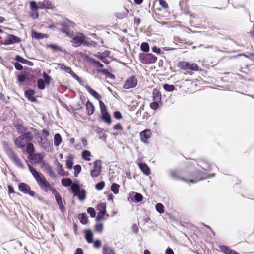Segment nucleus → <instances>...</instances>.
I'll use <instances>...</instances> for the list:
<instances>
[{
  "mask_svg": "<svg viewBox=\"0 0 254 254\" xmlns=\"http://www.w3.org/2000/svg\"><path fill=\"white\" fill-rule=\"evenodd\" d=\"M35 92L33 89H29L25 91V97L32 102H35L37 100L34 96Z\"/></svg>",
  "mask_w": 254,
  "mask_h": 254,
  "instance_id": "13",
  "label": "nucleus"
},
{
  "mask_svg": "<svg viewBox=\"0 0 254 254\" xmlns=\"http://www.w3.org/2000/svg\"><path fill=\"white\" fill-rule=\"evenodd\" d=\"M27 78V76L24 74H21L18 76V80L20 83H22L26 81Z\"/></svg>",
  "mask_w": 254,
  "mask_h": 254,
  "instance_id": "64",
  "label": "nucleus"
},
{
  "mask_svg": "<svg viewBox=\"0 0 254 254\" xmlns=\"http://www.w3.org/2000/svg\"><path fill=\"white\" fill-rule=\"evenodd\" d=\"M43 164L45 165V169H46L47 173L50 175V176L52 178H56V175L54 171L53 170L52 167L48 164H45L44 162H43Z\"/></svg>",
  "mask_w": 254,
  "mask_h": 254,
  "instance_id": "26",
  "label": "nucleus"
},
{
  "mask_svg": "<svg viewBox=\"0 0 254 254\" xmlns=\"http://www.w3.org/2000/svg\"><path fill=\"white\" fill-rule=\"evenodd\" d=\"M92 128L93 130L99 135L100 139L103 140L104 142H106L107 135L104 133V129L103 128H100L97 126H92Z\"/></svg>",
  "mask_w": 254,
  "mask_h": 254,
  "instance_id": "11",
  "label": "nucleus"
},
{
  "mask_svg": "<svg viewBox=\"0 0 254 254\" xmlns=\"http://www.w3.org/2000/svg\"><path fill=\"white\" fill-rule=\"evenodd\" d=\"M163 88L165 90L168 92H172L175 89L174 85L168 84H164L163 85Z\"/></svg>",
  "mask_w": 254,
  "mask_h": 254,
  "instance_id": "44",
  "label": "nucleus"
},
{
  "mask_svg": "<svg viewBox=\"0 0 254 254\" xmlns=\"http://www.w3.org/2000/svg\"><path fill=\"white\" fill-rule=\"evenodd\" d=\"M21 41V39L14 35L7 34V37L4 40L0 41L1 45H7L14 43H18Z\"/></svg>",
  "mask_w": 254,
  "mask_h": 254,
  "instance_id": "6",
  "label": "nucleus"
},
{
  "mask_svg": "<svg viewBox=\"0 0 254 254\" xmlns=\"http://www.w3.org/2000/svg\"><path fill=\"white\" fill-rule=\"evenodd\" d=\"M168 173L169 176L174 180H180L192 183H195L207 178L204 176V173L198 170L193 172H185L184 174L185 177L181 176V175L183 174L180 171L177 170H170L168 171Z\"/></svg>",
  "mask_w": 254,
  "mask_h": 254,
  "instance_id": "1",
  "label": "nucleus"
},
{
  "mask_svg": "<svg viewBox=\"0 0 254 254\" xmlns=\"http://www.w3.org/2000/svg\"><path fill=\"white\" fill-rule=\"evenodd\" d=\"M79 219L80 223L83 225H85L88 223V216L85 213L79 214Z\"/></svg>",
  "mask_w": 254,
  "mask_h": 254,
  "instance_id": "34",
  "label": "nucleus"
},
{
  "mask_svg": "<svg viewBox=\"0 0 254 254\" xmlns=\"http://www.w3.org/2000/svg\"><path fill=\"white\" fill-rule=\"evenodd\" d=\"M137 84V80L135 76H132L127 79L124 85L125 89H128L135 87Z\"/></svg>",
  "mask_w": 254,
  "mask_h": 254,
  "instance_id": "9",
  "label": "nucleus"
},
{
  "mask_svg": "<svg viewBox=\"0 0 254 254\" xmlns=\"http://www.w3.org/2000/svg\"><path fill=\"white\" fill-rule=\"evenodd\" d=\"M79 181L76 180L74 183H72L71 186V190L72 193L74 195H77L78 192L80 191V187L78 184Z\"/></svg>",
  "mask_w": 254,
  "mask_h": 254,
  "instance_id": "15",
  "label": "nucleus"
},
{
  "mask_svg": "<svg viewBox=\"0 0 254 254\" xmlns=\"http://www.w3.org/2000/svg\"><path fill=\"white\" fill-rule=\"evenodd\" d=\"M106 214V212H99L97 214V216L96 218V221L99 222L104 219V216Z\"/></svg>",
  "mask_w": 254,
  "mask_h": 254,
  "instance_id": "50",
  "label": "nucleus"
},
{
  "mask_svg": "<svg viewBox=\"0 0 254 254\" xmlns=\"http://www.w3.org/2000/svg\"><path fill=\"white\" fill-rule=\"evenodd\" d=\"M101 172L99 170L92 169L90 171V175L93 178L97 177L100 175Z\"/></svg>",
  "mask_w": 254,
  "mask_h": 254,
  "instance_id": "52",
  "label": "nucleus"
},
{
  "mask_svg": "<svg viewBox=\"0 0 254 254\" xmlns=\"http://www.w3.org/2000/svg\"><path fill=\"white\" fill-rule=\"evenodd\" d=\"M74 176L77 177L81 170V166L80 165H76L74 166Z\"/></svg>",
  "mask_w": 254,
  "mask_h": 254,
  "instance_id": "53",
  "label": "nucleus"
},
{
  "mask_svg": "<svg viewBox=\"0 0 254 254\" xmlns=\"http://www.w3.org/2000/svg\"><path fill=\"white\" fill-rule=\"evenodd\" d=\"M86 108L88 115L90 116L93 114L95 110V108L93 104L90 101H88L86 102Z\"/></svg>",
  "mask_w": 254,
  "mask_h": 254,
  "instance_id": "22",
  "label": "nucleus"
},
{
  "mask_svg": "<svg viewBox=\"0 0 254 254\" xmlns=\"http://www.w3.org/2000/svg\"><path fill=\"white\" fill-rule=\"evenodd\" d=\"M101 119L104 121L105 123L109 125L111 123L112 120L110 114L108 113V111L106 112H103L101 113V115L100 116Z\"/></svg>",
  "mask_w": 254,
  "mask_h": 254,
  "instance_id": "18",
  "label": "nucleus"
},
{
  "mask_svg": "<svg viewBox=\"0 0 254 254\" xmlns=\"http://www.w3.org/2000/svg\"><path fill=\"white\" fill-rule=\"evenodd\" d=\"M85 87L89 92V93L92 96H93L96 99L100 100V99L101 98V96L98 92H97L95 90L91 88L89 86L87 85H86L85 86Z\"/></svg>",
  "mask_w": 254,
  "mask_h": 254,
  "instance_id": "16",
  "label": "nucleus"
},
{
  "mask_svg": "<svg viewBox=\"0 0 254 254\" xmlns=\"http://www.w3.org/2000/svg\"><path fill=\"white\" fill-rule=\"evenodd\" d=\"M15 60L18 62L22 63L23 64H26L28 65H32L33 63L31 61H29L25 59H24L20 55H16L15 58Z\"/></svg>",
  "mask_w": 254,
  "mask_h": 254,
  "instance_id": "21",
  "label": "nucleus"
},
{
  "mask_svg": "<svg viewBox=\"0 0 254 254\" xmlns=\"http://www.w3.org/2000/svg\"><path fill=\"white\" fill-rule=\"evenodd\" d=\"M46 83L42 79H39L37 81V86L39 89L43 90L45 88Z\"/></svg>",
  "mask_w": 254,
  "mask_h": 254,
  "instance_id": "46",
  "label": "nucleus"
},
{
  "mask_svg": "<svg viewBox=\"0 0 254 254\" xmlns=\"http://www.w3.org/2000/svg\"><path fill=\"white\" fill-rule=\"evenodd\" d=\"M151 132L150 130H145L140 133L141 140L143 142H146V140L151 137Z\"/></svg>",
  "mask_w": 254,
  "mask_h": 254,
  "instance_id": "14",
  "label": "nucleus"
},
{
  "mask_svg": "<svg viewBox=\"0 0 254 254\" xmlns=\"http://www.w3.org/2000/svg\"><path fill=\"white\" fill-rule=\"evenodd\" d=\"M152 97L153 101L160 102L161 101V92L156 89H154L153 91Z\"/></svg>",
  "mask_w": 254,
  "mask_h": 254,
  "instance_id": "23",
  "label": "nucleus"
},
{
  "mask_svg": "<svg viewBox=\"0 0 254 254\" xmlns=\"http://www.w3.org/2000/svg\"><path fill=\"white\" fill-rule=\"evenodd\" d=\"M104 186L105 182L104 181H101L95 185V188L97 190H101L104 188Z\"/></svg>",
  "mask_w": 254,
  "mask_h": 254,
  "instance_id": "55",
  "label": "nucleus"
},
{
  "mask_svg": "<svg viewBox=\"0 0 254 254\" xmlns=\"http://www.w3.org/2000/svg\"><path fill=\"white\" fill-rule=\"evenodd\" d=\"M21 136L27 143L30 142L33 139V136L30 132H25L22 134Z\"/></svg>",
  "mask_w": 254,
  "mask_h": 254,
  "instance_id": "33",
  "label": "nucleus"
},
{
  "mask_svg": "<svg viewBox=\"0 0 254 254\" xmlns=\"http://www.w3.org/2000/svg\"><path fill=\"white\" fill-rule=\"evenodd\" d=\"M139 167L144 174L148 175L150 174V168L145 163L140 164Z\"/></svg>",
  "mask_w": 254,
  "mask_h": 254,
  "instance_id": "30",
  "label": "nucleus"
},
{
  "mask_svg": "<svg viewBox=\"0 0 254 254\" xmlns=\"http://www.w3.org/2000/svg\"><path fill=\"white\" fill-rule=\"evenodd\" d=\"M97 208V210H99V212H106L105 203H100L98 204Z\"/></svg>",
  "mask_w": 254,
  "mask_h": 254,
  "instance_id": "51",
  "label": "nucleus"
},
{
  "mask_svg": "<svg viewBox=\"0 0 254 254\" xmlns=\"http://www.w3.org/2000/svg\"><path fill=\"white\" fill-rule=\"evenodd\" d=\"M18 189L20 191L31 196L34 197L35 192L31 190L30 186L26 183H20L18 185Z\"/></svg>",
  "mask_w": 254,
  "mask_h": 254,
  "instance_id": "7",
  "label": "nucleus"
},
{
  "mask_svg": "<svg viewBox=\"0 0 254 254\" xmlns=\"http://www.w3.org/2000/svg\"><path fill=\"white\" fill-rule=\"evenodd\" d=\"M58 65L60 66V68L64 70L67 73H70L72 71V69L70 67H66L65 65L63 64H59Z\"/></svg>",
  "mask_w": 254,
  "mask_h": 254,
  "instance_id": "56",
  "label": "nucleus"
},
{
  "mask_svg": "<svg viewBox=\"0 0 254 254\" xmlns=\"http://www.w3.org/2000/svg\"><path fill=\"white\" fill-rule=\"evenodd\" d=\"M139 59L143 64H151L155 63L157 58L151 53H140L139 55Z\"/></svg>",
  "mask_w": 254,
  "mask_h": 254,
  "instance_id": "4",
  "label": "nucleus"
},
{
  "mask_svg": "<svg viewBox=\"0 0 254 254\" xmlns=\"http://www.w3.org/2000/svg\"><path fill=\"white\" fill-rule=\"evenodd\" d=\"M190 63L186 61H180L178 63L177 66L184 70H189Z\"/></svg>",
  "mask_w": 254,
  "mask_h": 254,
  "instance_id": "25",
  "label": "nucleus"
},
{
  "mask_svg": "<svg viewBox=\"0 0 254 254\" xmlns=\"http://www.w3.org/2000/svg\"><path fill=\"white\" fill-rule=\"evenodd\" d=\"M128 13L129 11L127 9L125 8L123 11L118 12L116 14V17L118 19H124L128 15Z\"/></svg>",
  "mask_w": 254,
  "mask_h": 254,
  "instance_id": "31",
  "label": "nucleus"
},
{
  "mask_svg": "<svg viewBox=\"0 0 254 254\" xmlns=\"http://www.w3.org/2000/svg\"><path fill=\"white\" fill-rule=\"evenodd\" d=\"M85 239L89 243L93 242V233L90 229L85 231Z\"/></svg>",
  "mask_w": 254,
  "mask_h": 254,
  "instance_id": "29",
  "label": "nucleus"
},
{
  "mask_svg": "<svg viewBox=\"0 0 254 254\" xmlns=\"http://www.w3.org/2000/svg\"><path fill=\"white\" fill-rule=\"evenodd\" d=\"M219 248L222 252L226 254H239L235 251L230 249L228 247L225 245H219Z\"/></svg>",
  "mask_w": 254,
  "mask_h": 254,
  "instance_id": "17",
  "label": "nucleus"
},
{
  "mask_svg": "<svg viewBox=\"0 0 254 254\" xmlns=\"http://www.w3.org/2000/svg\"><path fill=\"white\" fill-rule=\"evenodd\" d=\"M39 138L40 141H39V144L40 146L47 152L51 151L52 144L50 143L48 139L47 138H43L42 137H40Z\"/></svg>",
  "mask_w": 254,
  "mask_h": 254,
  "instance_id": "10",
  "label": "nucleus"
},
{
  "mask_svg": "<svg viewBox=\"0 0 254 254\" xmlns=\"http://www.w3.org/2000/svg\"><path fill=\"white\" fill-rule=\"evenodd\" d=\"M87 213L90 214V216L92 218H94L96 216V212L95 209L92 207H89L87 210Z\"/></svg>",
  "mask_w": 254,
  "mask_h": 254,
  "instance_id": "54",
  "label": "nucleus"
},
{
  "mask_svg": "<svg viewBox=\"0 0 254 254\" xmlns=\"http://www.w3.org/2000/svg\"><path fill=\"white\" fill-rule=\"evenodd\" d=\"M56 202L59 206L61 211L63 213L65 211V207L63 204L62 198L60 194L55 196Z\"/></svg>",
  "mask_w": 254,
  "mask_h": 254,
  "instance_id": "20",
  "label": "nucleus"
},
{
  "mask_svg": "<svg viewBox=\"0 0 254 254\" xmlns=\"http://www.w3.org/2000/svg\"><path fill=\"white\" fill-rule=\"evenodd\" d=\"M62 142L61 135L59 133H56L54 137V145L58 147Z\"/></svg>",
  "mask_w": 254,
  "mask_h": 254,
  "instance_id": "32",
  "label": "nucleus"
},
{
  "mask_svg": "<svg viewBox=\"0 0 254 254\" xmlns=\"http://www.w3.org/2000/svg\"><path fill=\"white\" fill-rule=\"evenodd\" d=\"M120 188V185L114 183L112 184L111 187V190L113 192L114 194H116L119 192V189Z\"/></svg>",
  "mask_w": 254,
  "mask_h": 254,
  "instance_id": "42",
  "label": "nucleus"
},
{
  "mask_svg": "<svg viewBox=\"0 0 254 254\" xmlns=\"http://www.w3.org/2000/svg\"><path fill=\"white\" fill-rule=\"evenodd\" d=\"M0 99L5 103H7L9 102V97H5V95L2 93L0 92Z\"/></svg>",
  "mask_w": 254,
  "mask_h": 254,
  "instance_id": "62",
  "label": "nucleus"
},
{
  "mask_svg": "<svg viewBox=\"0 0 254 254\" xmlns=\"http://www.w3.org/2000/svg\"><path fill=\"white\" fill-rule=\"evenodd\" d=\"M47 47L51 48L53 51H59L60 52H64V50L61 47L54 44H50L47 45Z\"/></svg>",
  "mask_w": 254,
  "mask_h": 254,
  "instance_id": "40",
  "label": "nucleus"
},
{
  "mask_svg": "<svg viewBox=\"0 0 254 254\" xmlns=\"http://www.w3.org/2000/svg\"><path fill=\"white\" fill-rule=\"evenodd\" d=\"M61 25L63 27L60 29L61 31L63 33H65L67 36H70L69 33L70 28L73 27V23L67 20L64 21L61 24Z\"/></svg>",
  "mask_w": 254,
  "mask_h": 254,
  "instance_id": "8",
  "label": "nucleus"
},
{
  "mask_svg": "<svg viewBox=\"0 0 254 254\" xmlns=\"http://www.w3.org/2000/svg\"><path fill=\"white\" fill-rule=\"evenodd\" d=\"M141 50L144 52H147L149 50V46L148 43L147 42H143L141 44L140 46Z\"/></svg>",
  "mask_w": 254,
  "mask_h": 254,
  "instance_id": "45",
  "label": "nucleus"
},
{
  "mask_svg": "<svg viewBox=\"0 0 254 254\" xmlns=\"http://www.w3.org/2000/svg\"><path fill=\"white\" fill-rule=\"evenodd\" d=\"M86 192L85 190L84 189H82L80 190V191H79L78 192L77 195L76 196H78V199L80 200L83 201L86 198Z\"/></svg>",
  "mask_w": 254,
  "mask_h": 254,
  "instance_id": "39",
  "label": "nucleus"
},
{
  "mask_svg": "<svg viewBox=\"0 0 254 254\" xmlns=\"http://www.w3.org/2000/svg\"><path fill=\"white\" fill-rule=\"evenodd\" d=\"M159 102L154 101V102L150 103V108L154 110H157L159 107Z\"/></svg>",
  "mask_w": 254,
  "mask_h": 254,
  "instance_id": "58",
  "label": "nucleus"
},
{
  "mask_svg": "<svg viewBox=\"0 0 254 254\" xmlns=\"http://www.w3.org/2000/svg\"><path fill=\"white\" fill-rule=\"evenodd\" d=\"M4 148L6 154L14 164L19 168L22 170L24 169L25 166L24 164L13 150L7 144L4 146Z\"/></svg>",
  "mask_w": 254,
  "mask_h": 254,
  "instance_id": "3",
  "label": "nucleus"
},
{
  "mask_svg": "<svg viewBox=\"0 0 254 254\" xmlns=\"http://www.w3.org/2000/svg\"><path fill=\"white\" fill-rule=\"evenodd\" d=\"M58 173L59 174L61 175L62 176L67 175L66 174H65L64 173V169L62 165L61 164L58 163Z\"/></svg>",
  "mask_w": 254,
  "mask_h": 254,
  "instance_id": "57",
  "label": "nucleus"
},
{
  "mask_svg": "<svg viewBox=\"0 0 254 254\" xmlns=\"http://www.w3.org/2000/svg\"><path fill=\"white\" fill-rule=\"evenodd\" d=\"M156 209L157 212H158L159 213L161 214L163 213L164 212V207L162 203H158L156 205Z\"/></svg>",
  "mask_w": 254,
  "mask_h": 254,
  "instance_id": "47",
  "label": "nucleus"
},
{
  "mask_svg": "<svg viewBox=\"0 0 254 254\" xmlns=\"http://www.w3.org/2000/svg\"><path fill=\"white\" fill-rule=\"evenodd\" d=\"M27 164L30 172L36 180L41 189L45 192H48L52 187L50 183L46 180L45 177L38 172L35 168L28 163Z\"/></svg>",
  "mask_w": 254,
  "mask_h": 254,
  "instance_id": "2",
  "label": "nucleus"
},
{
  "mask_svg": "<svg viewBox=\"0 0 254 254\" xmlns=\"http://www.w3.org/2000/svg\"><path fill=\"white\" fill-rule=\"evenodd\" d=\"M91 62L96 65L98 67H103L104 66L103 64H101L100 62H99V61H96V60L94 59H92L91 60Z\"/></svg>",
  "mask_w": 254,
  "mask_h": 254,
  "instance_id": "63",
  "label": "nucleus"
},
{
  "mask_svg": "<svg viewBox=\"0 0 254 254\" xmlns=\"http://www.w3.org/2000/svg\"><path fill=\"white\" fill-rule=\"evenodd\" d=\"M85 37L82 33H78L76 35V36L74 37L71 42L72 43V45L74 47H78L80 46L81 44H83L84 45L88 46L90 45L88 42H87L85 40Z\"/></svg>",
  "mask_w": 254,
  "mask_h": 254,
  "instance_id": "5",
  "label": "nucleus"
},
{
  "mask_svg": "<svg viewBox=\"0 0 254 254\" xmlns=\"http://www.w3.org/2000/svg\"><path fill=\"white\" fill-rule=\"evenodd\" d=\"M103 254H116L114 250L107 244L103 247Z\"/></svg>",
  "mask_w": 254,
  "mask_h": 254,
  "instance_id": "28",
  "label": "nucleus"
},
{
  "mask_svg": "<svg viewBox=\"0 0 254 254\" xmlns=\"http://www.w3.org/2000/svg\"><path fill=\"white\" fill-rule=\"evenodd\" d=\"M43 77L44 79V82L46 84L49 85L50 83V81L51 80V78L50 76H49L46 72H44L43 73Z\"/></svg>",
  "mask_w": 254,
  "mask_h": 254,
  "instance_id": "48",
  "label": "nucleus"
},
{
  "mask_svg": "<svg viewBox=\"0 0 254 254\" xmlns=\"http://www.w3.org/2000/svg\"><path fill=\"white\" fill-rule=\"evenodd\" d=\"M103 225L102 223L97 224L95 226V230L99 233H101L103 231Z\"/></svg>",
  "mask_w": 254,
  "mask_h": 254,
  "instance_id": "59",
  "label": "nucleus"
},
{
  "mask_svg": "<svg viewBox=\"0 0 254 254\" xmlns=\"http://www.w3.org/2000/svg\"><path fill=\"white\" fill-rule=\"evenodd\" d=\"M134 199L136 202H139L142 200L143 196L140 193L135 192L134 195Z\"/></svg>",
  "mask_w": 254,
  "mask_h": 254,
  "instance_id": "49",
  "label": "nucleus"
},
{
  "mask_svg": "<svg viewBox=\"0 0 254 254\" xmlns=\"http://www.w3.org/2000/svg\"><path fill=\"white\" fill-rule=\"evenodd\" d=\"M14 143L15 145L20 149L24 148L26 144H27L25 142V141L21 135L18 136L15 139Z\"/></svg>",
  "mask_w": 254,
  "mask_h": 254,
  "instance_id": "12",
  "label": "nucleus"
},
{
  "mask_svg": "<svg viewBox=\"0 0 254 254\" xmlns=\"http://www.w3.org/2000/svg\"><path fill=\"white\" fill-rule=\"evenodd\" d=\"M31 33L32 37L36 39L39 40L47 37V35L46 34L40 33L34 30H32Z\"/></svg>",
  "mask_w": 254,
  "mask_h": 254,
  "instance_id": "19",
  "label": "nucleus"
},
{
  "mask_svg": "<svg viewBox=\"0 0 254 254\" xmlns=\"http://www.w3.org/2000/svg\"><path fill=\"white\" fill-rule=\"evenodd\" d=\"M30 6L33 11H35V16L34 17L33 15H32V17L34 19L37 18L39 16V14L37 11L38 6L36 2L33 1H31L30 2Z\"/></svg>",
  "mask_w": 254,
  "mask_h": 254,
  "instance_id": "24",
  "label": "nucleus"
},
{
  "mask_svg": "<svg viewBox=\"0 0 254 254\" xmlns=\"http://www.w3.org/2000/svg\"><path fill=\"white\" fill-rule=\"evenodd\" d=\"M97 72L102 73L103 74L105 75L107 77L109 78L110 79H114L115 76L109 72L107 69H100L97 70Z\"/></svg>",
  "mask_w": 254,
  "mask_h": 254,
  "instance_id": "27",
  "label": "nucleus"
},
{
  "mask_svg": "<svg viewBox=\"0 0 254 254\" xmlns=\"http://www.w3.org/2000/svg\"><path fill=\"white\" fill-rule=\"evenodd\" d=\"M93 169H95L101 171L102 162L100 160H97L94 162Z\"/></svg>",
  "mask_w": 254,
  "mask_h": 254,
  "instance_id": "41",
  "label": "nucleus"
},
{
  "mask_svg": "<svg viewBox=\"0 0 254 254\" xmlns=\"http://www.w3.org/2000/svg\"><path fill=\"white\" fill-rule=\"evenodd\" d=\"M15 127L19 134H23L27 131V128L20 124L15 125Z\"/></svg>",
  "mask_w": 254,
  "mask_h": 254,
  "instance_id": "35",
  "label": "nucleus"
},
{
  "mask_svg": "<svg viewBox=\"0 0 254 254\" xmlns=\"http://www.w3.org/2000/svg\"><path fill=\"white\" fill-rule=\"evenodd\" d=\"M189 70H191L196 71L199 70V67L197 64H190Z\"/></svg>",
  "mask_w": 254,
  "mask_h": 254,
  "instance_id": "60",
  "label": "nucleus"
},
{
  "mask_svg": "<svg viewBox=\"0 0 254 254\" xmlns=\"http://www.w3.org/2000/svg\"><path fill=\"white\" fill-rule=\"evenodd\" d=\"M62 184L65 187L71 186L72 183V180L69 178H63L61 180Z\"/></svg>",
  "mask_w": 254,
  "mask_h": 254,
  "instance_id": "36",
  "label": "nucleus"
},
{
  "mask_svg": "<svg viewBox=\"0 0 254 254\" xmlns=\"http://www.w3.org/2000/svg\"><path fill=\"white\" fill-rule=\"evenodd\" d=\"M26 151L29 155H31L35 152V148L34 145L31 143L26 144Z\"/></svg>",
  "mask_w": 254,
  "mask_h": 254,
  "instance_id": "37",
  "label": "nucleus"
},
{
  "mask_svg": "<svg viewBox=\"0 0 254 254\" xmlns=\"http://www.w3.org/2000/svg\"><path fill=\"white\" fill-rule=\"evenodd\" d=\"M99 105H100V108L101 113H103V112H107L105 105L101 100H99Z\"/></svg>",
  "mask_w": 254,
  "mask_h": 254,
  "instance_id": "61",
  "label": "nucleus"
},
{
  "mask_svg": "<svg viewBox=\"0 0 254 254\" xmlns=\"http://www.w3.org/2000/svg\"><path fill=\"white\" fill-rule=\"evenodd\" d=\"M91 156L90 152L88 150H85L82 152V157L83 159L86 161H90V158L89 157Z\"/></svg>",
  "mask_w": 254,
  "mask_h": 254,
  "instance_id": "43",
  "label": "nucleus"
},
{
  "mask_svg": "<svg viewBox=\"0 0 254 254\" xmlns=\"http://www.w3.org/2000/svg\"><path fill=\"white\" fill-rule=\"evenodd\" d=\"M73 156L72 155H70L68 157V159L66 161V165L67 168L69 169H72L73 165Z\"/></svg>",
  "mask_w": 254,
  "mask_h": 254,
  "instance_id": "38",
  "label": "nucleus"
}]
</instances>
